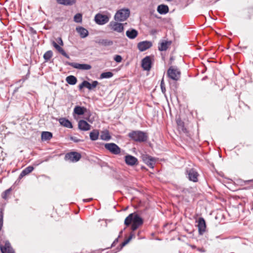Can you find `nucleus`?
<instances>
[{
    "label": "nucleus",
    "instance_id": "nucleus-1",
    "mask_svg": "<svg viewBox=\"0 0 253 253\" xmlns=\"http://www.w3.org/2000/svg\"><path fill=\"white\" fill-rule=\"evenodd\" d=\"M143 223L142 218L138 214L133 212L129 214L125 219L124 224L128 226L131 223V229L132 231L136 230Z\"/></svg>",
    "mask_w": 253,
    "mask_h": 253
},
{
    "label": "nucleus",
    "instance_id": "nucleus-2",
    "mask_svg": "<svg viewBox=\"0 0 253 253\" xmlns=\"http://www.w3.org/2000/svg\"><path fill=\"white\" fill-rule=\"evenodd\" d=\"M128 136L137 142H144L147 139L146 133L141 131H132L128 133Z\"/></svg>",
    "mask_w": 253,
    "mask_h": 253
},
{
    "label": "nucleus",
    "instance_id": "nucleus-3",
    "mask_svg": "<svg viewBox=\"0 0 253 253\" xmlns=\"http://www.w3.org/2000/svg\"><path fill=\"white\" fill-rule=\"evenodd\" d=\"M130 10L128 8H122L118 10L115 15V19L117 21H124L129 16Z\"/></svg>",
    "mask_w": 253,
    "mask_h": 253
},
{
    "label": "nucleus",
    "instance_id": "nucleus-4",
    "mask_svg": "<svg viewBox=\"0 0 253 253\" xmlns=\"http://www.w3.org/2000/svg\"><path fill=\"white\" fill-rule=\"evenodd\" d=\"M167 74L169 78L173 81H177L180 78L181 72L177 68L170 66L168 70Z\"/></svg>",
    "mask_w": 253,
    "mask_h": 253
},
{
    "label": "nucleus",
    "instance_id": "nucleus-5",
    "mask_svg": "<svg viewBox=\"0 0 253 253\" xmlns=\"http://www.w3.org/2000/svg\"><path fill=\"white\" fill-rule=\"evenodd\" d=\"M80 153L76 152H71L67 153L65 156V160L72 162H77L81 158Z\"/></svg>",
    "mask_w": 253,
    "mask_h": 253
},
{
    "label": "nucleus",
    "instance_id": "nucleus-6",
    "mask_svg": "<svg viewBox=\"0 0 253 253\" xmlns=\"http://www.w3.org/2000/svg\"><path fill=\"white\" fill-rule=\"evenodd\" d=\"M65 64L66 65H70L74 68L83 70H88L91 68V65L87 64H80L74 62L71 63L66 61L65 62Z\"/></svg>",
    "mask_w": 253,
    "mask_h": 253
},
{
    "label": "nucleus",
    "instance_id": "nucleus-7",
    "mask_svg": "<svg viewBox=\"0 0 253 253\" xmlns=\"http://www.w3.org/2000/svg\"><path fill=\"white\" fill-rule=\"evenodd\" d=\"M186 174L188 175V177L189 180L194 182L198 181L199 174L194 169L192 168L187 169L186 170Z\"/></svg>",
    "mask_w": 253,
    "mask_h": 253
},
{
    "label": "nucleus",
    "instance_id": "nucleus-8",
    "mask_svg": "<svg viewBox=\"0 0 253 253\" xmlns=\"http://www.w3.org/2000/svg\"><path fill=\"white\" fill-rule=\"evenodd\" d=\"M105 148L113 154L117 155L120 153L121 149L114 143H106L105 144Z\"/></svg>",
    "mask_w": 253,
    "mask_h": 253
},
{
    "label": "nucleus",
    "instance_id": "nucleus-9",
    "mask_svg": "<svg viewBox=\"0 0 253 253\" xmlns=\"http://www.w3.org/2000/svg\"><path fill=\"white\" fill-rule=\"evenodd\" d=\"M109 26L111 30L118 33H121L124 30V24L117 22L111 21Z\"/></svg>",
    "mask_w": 253,
    "mask_h": 253
},
{
    "label": "nucleus",
    "instance_id": "nucleus-10",
    "mask_svg": "<svg viewBox=\"0 0 253 253\" xmlns=\"http://www.w3.org/2000/svg\"><path fill=\"white\" fill-rule=\"evenodd\" d=\"M143 162L150 168H153L156 162V159L149 155H144L142 156Z\"/></svg>",
    "mask_w": 253,
    "mask_h": 253
},
{
    "label": "nucleus",
    "instance_id": "nucleus-11",
    "mask_svg": "<svg viewBox=\"0 0 253 253\" xmlns=\"http://www.w3.org/2000/svg\"><path fill=\"white\" fill-rule=\"evenodd\" d=\"M94 20L96 23L99 25H103L109 21V17L106 15L97 14L95 15Z\"/></svg>",
    "mask_w": 253,
    "mask_h": 253
},
{
    "label": "nucleus",
    "instance_id": "nucleus-12",
    "mask_svg": "<svg viewBox=\"0 0 253 253\" xmlns=\"http://www.w3.org/2000/svg\"><path fill=\"white\" fill-rule=\"evenodd\" d=\"M151 65L152 61L150 56H146L142 60L141 66L144 70L149 71L151 68Z\"/></svg>",
    "mask_w": 253,
    "mask_h": 253
},
{
    "label": "nucleus",
    "instance_id": "nucleus-13",
    "mask_svg": "<svg viewBox=\"0 0 253 253\" xmlns=\"http://www.w3.org/2000/svg\"><path fill=\"white\" fill-rule=\"evenodd\" d=\"M125 161L126 163L130 166L137 165L138 164L137 159L130 155H127L125 157Z\"/></svg>",
    "mask_w": 253,
    "mask_h": 253
},
{
    "label": "nucleus",
    "instance_id": "nucleus-14",
    "mask_svg": "<svg viewBox=\"0 0 253 253\" xmlns=\"http://www.w3.org/2000/svg\"><path fill=\"white\" fill-rule=\"evenodd\" d=\"M152 46V43L150 41H143L137 44V48L140 51H144Z\"/></svg>",
    "mask_w": 253,
    "mask_h": 253
},
{
    "label": "nucleus",
    "instance_id": "nucleus-15",
    "mask_svg": "<svg viewBox=\"0 0 253 253\" xmlns=\"http://www.w3.org/2000/svg\"><path fill=\"white\" fill-rule=\"evenodd\" d=\"M198 227L199 234L203 235L206 231V221L203 217H200L198 220Z\"/></svg>",
    "mask_w": 253,
    "mask_h": 253
},
{
    "label": "nucleus",
    "instance_id": "nucleus-16",
    "mask_svg": "<svg viewBox=\"0 0 253 253\" xmlns=\"http://www.w3.org/2000/svg\"><path fill=\"white\" fill-rule=\"evenodd\" d=\"M0 249L2 253H14V251L8 241L5 242L4 246L0 245Z\"/></svg>",
    "mask_w": 253,
    "mask_h": 253
},
{
    "label": "nucleus",
    "instance_id": "nucleus-17",
    "mask_svg": "<svg viewBox=\"0 0 253 253\" xmlns=\"http://www.w3.org/2000/svg\"><path fill=\"white\" fill-rule=\"evenodd\" d=\"M171 41H167L163 40L159 44L158 46V49L160 51H166L168 47L171 45Z\"/></svg>",
    "mask_w": 253,
    "mask_h": 253
},
{
    "label": "nucleus",
    "instance_id": "nucleus-18",
    "mask_svg": "<svg viewBox=\"0 0 253 253\" xmlns=\"http://www.w3.org/2000/svg\"><path fill=\"white\" fill-rule=\"evenodd\" d=\"M78 127L82 130L86 131L90 129L91 126L85 121L82 120L78 123Z\"/></svg>",
    "mask_w": 253,
    "mask_h": 253
},
{
    "label": "nucleus",
    "instance_id": "nucleus-19",
    "mask_svg": "<svg viewBox=\"0 0 253 253\" xmlns=\"http://www.w3.org/2000/svg\"><path fill=\"white\" fill-rule=\"evenodd\" d=\"M52 45L54 47V48L63 56H65L67 58L69 59V56L66 53V52L64 50V49L58 44L56 42L53 41L52 42Z\"/></svg>",
    "mask_w": 253,
    "mask_h": 253
},
{
    "label": "nucleus",
    "instance_id": "nucleus-20",
    "mask_svg": "<svg viewBox=\"0 0 253 253\" xmlns=\"http://www.w3.org/2000/svg\"><path fill=\"white\" fill-rule=\"evenodd\" d=\"M177 128L178 131L181 133H187L188 130L184 126V123L181 120H177L176 121Z\"/></svg>",
    "mask_w": 253,
    "mask_h": 253
},
{
    "label": "nucleus",
    "instance_id": "nucleus-21",
    "mask_svg": "<svg viewBox=\"0 0 253 253\" xmlns=\"http://www.w3.org/2000/svg\"><path fill=\"white\" fill-rule=\"evenodd\" d=\"M95 42L96 43L104 46H110L113 44L112 41L108 39H100L96 41Z\"/></svg>",
    "mask_w": 253,
    "mask_h": 253
},
{
    "label": "nucleus",
    "instance_id": "nucleus-22",
    "mask_svg": "<svg viewBox=\"0 0 253 253\" xmlns=\"http://www.w3.org/2000/svg\"><path fill=\"white\" fill-rule=\"evenodd\" d=\"M76 31L82 38L86 37L88 35V31L82 27H77Z\"/></svg>",
    "mask_w": 253,
    "mask_h": 253
},
{
    "label": "nucleus",
    "instance_id": "nucleus-23",
    "mask_svg": "<svg viewBox=\"0 0 253 253\" xmlns=\"http://www.w3.org/2000/svg\"><path fill=\"white\" fill-rule=\"evenodd\" d=\"M87 111L86 108L84 107H81L79 106H76L74 109V112L78 115H82L84 114Z\"/></svg>",
    "mask_w": 253,
    "mask_h": 253
},
{
    "label": "nucleus",
    "instance_id": "nucleus-24",
    "mask_svg": "<svg viewBox=\"0 0 253 253\" xmlns=\"http://www.w3.org/2000/svg\"><path fill=\"white\" fill-rule=\"evenodd\" d=\"M59 122L61 125L66 127L67 128H71L73 127V126L70 121L66 118H62L59 120Z\"/></svg>",
    "mask_w": 253,
    "mask_h": 253
},
{
    "label": "nucleus",
    "instance_id": "nucleus-25",
    "mask_svg": "<svg viewBox=\"0 0 253 253\" xmlns=\"http://www.w3.org/2000/svg\"><path fill=\"white\" fill-rule=\"evenodd\" d=\"M137 35L138 32L134 29L128 30L126 32V36L130 39H134Z\"/></svg>",
    "mask_w": 253,
    "mask_h": 253
},
{
    "label": "nucleus",
    "instance_id": "nucleus-26",
    "mask_svg": "<svg viewBox=\"0 0 253 253\" xmlns=\"http://www.w3.org/2000/svg\"><path fill=\"white\" fill-rule=\"evenodd\" d=\"M34 168L33 166H30L24 169H23L21 173L19 175V178H21L25 176L26 175H28L30 173H31L33 170Z\"/></svg>",
    "mask_w": 253,
    "mask_h": 253
},
{
    "label": "nucleus",
    "instance_id": "nucleus-27",
    "mask_svg": "<svg viewBox=\"0 0 253 253\" xmlns=\"http://www.w3.org/2000/svg\"><path fill=\"white\" fill-rule=\"evenodd\" d=\"M169 7L165 4L159 5L157 7L158 12L161 14H165L169 12Z\"/></svg>",
    "mask_w": 253,
    "mask_h": 253
},
{
    "label": "nucleus",
    "instance_id": "nucleus-28",
    "mask_svg": "<svg viewBox=\"0 0 253 253\" xmlns=\"http://www.w3.org/2000/svg\"><path fill=\"white\" fill-rule=\"evenodd\" d=\"M58 3L64 5H72L76 2V0H56Z\"/></svg>",
    "mask_w": 253,
    "mask_h": 253
},
{
    "label": "nucleus",
    "instance_id": "nucleus-29",
    "mask_svg": "<svg viewBox=\"0 0 253 253\" xmlns=\"http://www.w3.org/2000/svg\"><path fill=\"white\" fill-rule=\"evenodd\" d=\"M99 135V130L97 129H93L92 131L90 132V139L92 141L96 140L98 138Z\"/></svg>",
    "mask_w": 253,
    "mask_h": 253
},
{
    "label": "nucleus",
    "instance_id": "nucleus-30",
    "mask_svg": "<svg viewBox=\"0 0 253 253\" xmlns=\"http://www.w3.org/2000/svg\"><path fill=\"white\" fill-rule=\"evenodd\" d=\"M41 137L42 140H48L52 137V134L50 132L43 131L42 133Z\"/></svg>",
    "mask_w": 253,
    "mask_h": 253
},
{
    "label": "nucleus",
    "instance_id": "nucleus-31",
    "mask_svg": "<svg viewBox=\"0 0 253 253\" xmlns=\"http://www.w3.org/2000/svg\"><path fill=\"white\" fill-rule=\"evenodd\" d=\"M66 82L71 85H74L77 82V78L72 75L68 76L66 79Z\"/></svg>",
    "mask_w": 253,
    "mask_h": 253
},
{
    "label": "nucleus",
    "instance_id": "nucleus-32",
    "mask_svg": "<svg viewBox=\"0 0 253 253\" xmlns=\"http://www.w3.org/2000/svg\"><path fill=\"white\" fill-rule=\"evenodd\" d=\"M86 84V88H87L89 90H91L97 86V85L99 84V83L97 81H94L92 82L91 84H90L87 81Z\"/></svg>",
    "mask_w": 253,
    "mask_h": 253
},
{
    "label": "nucleus",
    "instance_id": "nucleus-33",
    "mask_svg": "<svg viewBox=\"0 0 253 253\" xmlns=\"http://www.w3.org/2000/svg\"><path fill=\"white\" fill-rule=\"evenodd\" d=\"M100 138L103 140H109L111 138L109 131L108 130L102 131L100 135Z\"/></svg>",
    "mask_w": 253,
    "mask_h": 253
},
{
    "label": "nucleus",
    "instance_id": "nucleus-34",
    "mask_svg": "<svg viewBox=\"0 0 253 253\" xmlns=\"http://www.w3.org/2000/svg\"><path fill=\"white\" fill-rule=\"evenodd\" d=\"M113 74L111 72H107L102 73L100 76V79H108L113 77Z\"/></svg>",
    "mask_w": 253,
    "mask_h": 253
},
{
    "label": "nucleus",
    "instance_id": "nucleus-35",
    "mask_svg": "<svg viewBox=\"0 0 253 253\" xmlns=\"http://www.w3.org/2000/svg\"><path fill=\"white\" fill-rule=\"evenodd\" d=\"M53 52L51 50L47 51L43 55V58L45 61H48L52 56Z\"/></svg>",
    "mask_w": 253,
    "mask_h": 253
},
{
    "label": "nucleus",
    "instance_id": "nucleus-36",
    "mask_svg": "<svg viewBox=\"0 0 253 253\" xmlns=\"http://www.w3.org/2000/svg\"><path fill=\"white\" fill-rule=\"evenodd\" d=\"M11 191V188L5 190L2 194V195H1L2 198L5 200L7 199L8 196L9 195Z\"/></svg>",
    "mask_w": 253,
    "mask_h": 253
},
{
    "label": "nucleus",
    "instance_id": "nucleus-37",
    "mask_svg": "<svg viewBox=\"0 0 253 253\" xmlns=\"http://www.w3.org/2000/svg\"><path fill=\"white\" fill-rule=\"evenodd\" d=\"M74 20L77 23H81L82 21V15L81 13L76 14L74 17Z\"/></svg>",
    "mask_w": 253,
    "mask_h": 253
},
{
    "label": "nucleus",
    "instance_id": "nucleus-38",
    "mask_svg": "<svg viewBox=\"0 0 253 253\" xmlns=\"http://www.w3.org/2000/svg\"><path fill=\"white\" fill-rule=\"evenodd\" d=\"M3 210L0 208V231L1 230L3 226Z\"/></svg>",
    "mask_w": 253,
    "mask_h": 253
},
{
    "label": "nucleus",
    "instance_id": "nucleus-39",
    "mask_svg": "<svg viewBox=\"0 0 253 253\" xmlns=\"http://www.w3.org/2000/svg\"><path fill=\"white\" fill-rule=\"evenodd\" d=\"M133 236V235L132 234H131L130 235V236L128 237V238L127 239L125 240L124 241V242H123L122 243V245H122V247H124V246H125L126 244H127L129 242V241L131 240V239H132V238Z\"/></svg>",
    "mask_w": 253,
    "mask_h": 253
},
{
    "label": "nucleus",
    "instance_id": "nucleus-40",
    "mask_svg": "<svg viewBox=\"0 0 253 253\" xmlns=\"http://www.w3.org/2000/svg\"><path fill=\"white\" fill-rule=\"evenodd\" d=\"M161 88L162 90V91L163 93H165L166 91V87H165V84L164 83V79L163 78L161 82Z\"/></svg>",
    "mask_w": 253,
    "mask_h": 253
},
{
    "label": "nucleus",
    "instance_id": "nucleus-41",
    "mask_svg": "<svg viewBox=\"0 0 253 253\" xmlns=\"http://www.w3.org/2000/svg\"><path fill=\"white\" fill-rule=\"evenodd\" d=\"M86 81H84L80 84L79 85V90H82L83 87H86Z\"/></svg>",
    "mask_w": 253,
    "mask_h": 253
},
{
    "label": "nucleus",
    "instance_id": "nucleus-42",
    "mask_svg": "<svg viewBox=\"0 0 253 253\" xmlns=\"http://www.w3.org/2000/svg\"><path fill=\"white\" fill-rule=\"evenodd\" d=\"M114 60L117 62H121L122 60V57L121 56L117 55L114 57Z\"/></svg>",
    "mask_w": 253,
    "mask_h": 253
},
{
    "label": "nucleus",
    "instance_id": "nucleus-43",
    "mask_svg": "<svg viewBox=\"0 0 253 253\" xmlns=\"http://www.w3.org/2000/svg\"><path fill=\"white\" fill-rule=\"evenodd\" d=\"M57 42L59 45H62V46L63 45V41H62L61 38H60V37L58 38L57 39Z\"/></svg>",
    "mask_w": 253,
    "mask_h": 253
},
{
    "label": "nucleus",
    "instance_id": "nucleus-44",
    "mask_svg": "<svg viewBox=\"0 0 253 253\" xmlns=\"http://www.w3.org/2000/svg\"><path fill=\"white\" fill-rule=\"evenodd\" d=\"M71 139L75 142H78L80 141V140L79 139H78L77 137H71Z\"/></svg>",
    "mask_w": 253,
    "mask_h": 253
},
{
    "label": "nucleus",
    "instance_id": "nucleus-45",
    "mask_svg": "<svg viewBox=\"0 0 253 253\" xmlns=\"http://www.w3.org/2000/svg\"><path fill=\"white\" fill-rule=\"evenodd\" d=\"M118 237L117 238H116L114 241L113 242V243H112V245H111V247H114L115 246V245L117 243H118Z\"/></svg>",
    "mask_w": 253,
    "mask_h": 253
},
{
    "label": "nucleus",
    "instance_id": "nucleus-46",
    "mask_svg": "<svg viewBox=\"0 0 253 253\" xmlns=\"http://www.w3.org/2000/svg\"><path fill=\"white\" fill-rule=\"evenodd\" d=\"M92 198H90V199H84L83 200V201L84 202H89L90 201H91L92 200Z\"/></svg>",
    "mask_w": 253,
    "mask_h": 253
},
{
    "label": "nucleus",
    "instance_id": "nucleus-47",
    "mask_svg": "<svg viewBox=\"0 0 253 253\" xmlns=\"http://www.w3.org/2000/svg\"><path fill=\"white\" fill-rule=\"evenodd\" d=\"M247 183L253 182V179L248 180V181H247Z\"/></svg>",
    "mask_w": 253,
    "mask_h": 253
},
{
    "label": "nucleus",
    "instance_id": "nucleus-48",
    "mask_svg": "<svg viewBox=\"0 0 253 253\" xmlns=\"http://www.w3.org/2000/svg\"><path fill=\"white\" fill-rule=\"evenodd\" d=\"M123 232V230H121V231H120V235H119V236L118 238L120 237V236H121V234H122Z\"/></svg>",
    "mask_w": 253,
    "mask_h": 253
},
{
    "label": "nucleus",
    "instance_id": "nucleus-49",
    "mask_svg": "<svg viewBox=\"0 0 253 253\" xmlns=\"http://www.w3.org/2000/svg\"><path fill=\"white\" fill-rule=\"evenodd\" d=\"M32 30L33 31V33H34V34L36 33V31L35 30H34V29L33 28H32Z\"/></svg>",
    "mask_w": 253,
    "mask_h": 253
},
{
    "label": "nucleus",
    "instance_id": "nucleus-50",
    "mask_svg": "<svg viewBox=\"0 0 253 253\" xmlns=\"http://www.w3.org/2000/svg\"><path fill=\"white\" fill-rule=\"evenodd\" d=\"M170 60L171 61L173 60H174V59H173V57H171L170 58Z\"/></svg>",
    "mask_w": 253,
    "mask_h": 253
},
{
    "label": "nucleus",
    "instance_id": "nucleus-51",
    "mask_svg": "<svg viewBox=\"0 0 253 253\" xmlns=\"http://www.w3.org/2000/svg\"><path fill=\"white\" fill-rule=\"evenodd\" d=\"M192 247L193 248H195V246H194V245H193V246H192Z\"/></svg>",
    "mask_w": 253,
    "mask_h": 253
}]
</instances>
